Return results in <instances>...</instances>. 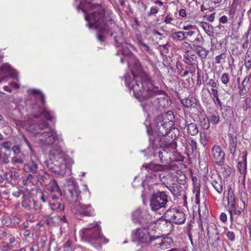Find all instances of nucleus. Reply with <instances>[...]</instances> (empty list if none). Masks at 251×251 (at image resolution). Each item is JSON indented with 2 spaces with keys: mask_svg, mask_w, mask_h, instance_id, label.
Returning <instances> with one entry per match:
<instances>
[{
  "mask_svg": "<svg viewBox=\"0 0 251 251\" xmlns=\"http://www.w3.org/2000/svg\"><path fill=\"white\" fill-rule=\"evenodd\" d=\"M125 82L130 90H133L135 98L141 102L152 99L162 93L154 85L151 77L143 71L138 59L134 61L131 76H126Z\"/></svg>",
  "mask_w": 251,
  "mask_h": 251,
  "instance_id": "1",
  "label": "nucleus"
},
{
  "mask_svg": "<svg viewBox=\"0 0 251 251\" xmlns=\"http://www.w3.org/2000/svg\"><path fill=\"white\" fill-rule=\"evenodd\" d=\"M96 7L98 8V10L85 16V18L88 22L89 27L99 28L102 32L109 34L111 36H113L116 46H121L124 40L121 33L120 32V35L119 36L114 35L115 32L117 31H119L117 25L110 17L105 15L104 10L100 5L97 4L91 5L92 9Z\"/></svg>",
  "mask_w": 251,
  "mask_h": 251,
  "instance_id": "2",
  "label": "nucleus"
},
{
  "mask_svg": "<svg viewBox=\"0 0 251 251\" xmlns=\"http://www.w3.org/2000/svg\"><path fill=\"white\" fill-rule=\"evenodd\" d=\"M135 235L139 241L142 243L148 244L154 242L153 248L157 251L166 250L173 244L171 238L150 235L149 229L146 228H137Z\"/></svg>",
  "mask_w": 251,
  "mask_h": 251,
  "instance_id": "3",
  "label": "nucleus"
},
{
  "mask_svg": "<svg viewBox=\"0 0 251 251\" xmlns=\"http://www.w3.org/2000/svg\"><path fill=\"white\" fill-rule=\"evenodd\" d=\"M33 125L30 126L27 130L30 131L32 135L36 138L38 142L43 145H52L55 142L58 143L62 142L63 140L61 136L56 133L53 129H50L49 131H38L35 129Z\"/></svg>",
  "mask_w": 251,
  "mask_h": 251,
  "instance_id": "4",
  "label": "nucleus"
},
{
  "mask_svg": "<svg viewBox=\"0 0 251 251\" xmlns=\"http://www.w3.org/2000/svg\"><path fill=\"white\" fill-rule=\"evenodd\" d=\"M31 94L32 97L35 100V103L33 105V117L35 118H43L48 121H52V115L43 107L45 100L42 92L34 89L32 90Z\"/></svg>",
  "mask_w": 251,
  "mask_h": 251,
  "instance_id": "5",
  "label": "nucleus"
},
{
  "mask_svg": "<svg viewBox=\"0 0 251 251\" xmlns=\"http://www.w3.org/2000/svg\"><path fill=\"white\" fill-rule=\"evenodd\" d=\"M173 118V116L168 113L161 114L154 121L153 130L159 135H166L174 125Z\"/></svg>",
  "mask_w": 251,
  "mask_h": 251,
  "instance_id": "6",
  "label": "nucleus"
},
{
  "mask_svg": "<svg viewBox=\"0 0 251 251\" xmlns=\"http://www.w3.org/2000/svg\"><path fill=\"white\" fill-rule=\"evenodd\" d=\"M63 193L65 199L70 202H76L81 199L78 185L73 181H68L65 186Z\"/></svg>",
  "mask_w": 251,
  "mask_h": 251,
  "instance_id": "7",
  "label": "nucleus"
},
{
  "mask_svg": "<svg viewBox=\"0 0 251 251\" xmlns=\"http://www.w3.org/2000/svg\"><path fill=\"white\" fill-rule=\"evenodd\" d=\"M167 202V195L164 192H158L152 195L150 206L152 210L156 211L161 208L166 207Z\"/></svg>",
  "mask_w": 251,
  "mask_h": 251,
  "instance_id": "8",
  "label": "nucleus"
},
{
  "mask_svg": "<svg viewBox=\"0 0 251 251\" xmlns=\"http://www.w3.org/2000/svg\"><path fill=\"white\" fill-rule=\"evenodd\" d=\"M84 235L89 237L91 240H100L102 241L103 240H106L105 243L108 240L100 233V229L96 223H93L89 225L88 227L83 229Z\"/></svg>",
  "mask_w": 251,
  "mask_h": 251,
  "instance_id": "9",
  "label": "nucleus"
},
{
  "mask_svg": "<svg viewBox=\"0 0 251 251\" xmlns=\"http://www.w3.org/2000/svg\"><path fill=\"white\" fill-rule=\"evenodd\" d=\"M176 146V144L173 140L170 142L164 144V145L161 146L162 151L158 152V154L161 163H163L165 161H167L168 159L173 160L172 155L175 151Z\"/></svg>",
  "mask_w": 251,
  "mask_h": 251,
  "instance_id": "10",
  "label": "nucleus"
},
{
  "mask_svg": "<svg viewBox=\"0 0 251 251\" xmlns=\"http://www.w3.org/2000/svg\"><path fill=\"white\" fill-rule=\"evenodd\" d=\"M73 211L78 219L84 216L92 217L95 215V210L90 204L79 203L75 206Z\"/></svg>",
  "mask_w": 251,
  "mask_h": 251,
  "instance_id": "11",
  "label": "nucleus"
},
{
  "mask_svg": "<svg viewBox=\"0 0 251 251\" xmlns=\"http://www.w3.org/2000/svg\"><path fill=\"white\" fill-rule=\"evenodd\" d=\"M164 217L167 219V221L179 225L183 224L186 219L185 214L182 211L175 209L167 210Z\"/></svg>",
  "mask_w": 251,
  "mask_h": 251,
  "instance_id": "12",
  "label": "nucleus"
},
{
  "mask_svg": "<svg viewBox=\"0 0 251 251\" xmlns=\"http://www.w3.org/2000/svg\"><path fill=\"white\" fill-rule=\"evenodd\" d=\"M213 161L218 165H222L225 161V153L223 149L217 145H214L211 150Z\"/></svg>",
  "mask_w": 251,
  "mask_h": 251,
  "instance_id": "13",
  "label": "nucleus"
},
{
  "mask_svg": "<svg viewBox=\"0 0 251 251\" xmlns=\"http://www.w3.org/2000/svg\"><path fill=\"white\" fill-rule=\"evenodd\" d=\"M39 159L35 153L30 154V161L24 165L23 169L27 173L36 174L38 169Z\"/></svg>",
  "mask_w": 251,
  "mask_h": 251,
  "instance_id": "14",
  "label": "nucleus"
},
{
  "mask_svg": "<svg viewBox=\"0 0 251 251\" xmlns=\"http://www.w3.org/2000/svg\"><path fill=\"white\" fill-rule=\"evenodd\" d=\"M59 169L60 171H63V174H59L60 176H64L67 174L68 175H70L71 174V166L74 163V161L70 158H61L60 160H59Z\"/></svg>",
  "mask_w": 251,
  "mask_h": 251,
  "instance_id": "15",
  "label": "nucleus"
},
{
  "mask_svg": "<svg viewBox=\"0 0 251 251\" xmlns=\"http://www.w3.org/2000/svg\"><path fill=\"white\" fill-rule=\"evenodd\" d=\"M7 74H10L13 77L17 75L16 71L12 70L8 64L5 63L0 67V76H1L0 82L6 77L5 75Z\"/></svg>",
  "mask_w": 251,
  "mask_h": 251,
  "instance_id": "16",
  "label": "nucleus"
},
{
  "mask_svg": "<svg viewBox=\"0 0 251 251\" xmlns=\"http://www.w3.org/2000/svg\"><path fill=\"white\" fill-rule=\"evenodd\" d=\"M211 184L214 188L219 194H222L223 191V183L221 178L219 176H215V178L211 176V179L210 180Z\"/></svg>",
  "mask_w": 251,
  "mask_h": 251,
  "instance_id": "17",
  "label": "nucleus"
},
{
  "mask_svg": "<svg viewBox=\"0 0 251 251\" xmlns=\"http://www.w3.org/2000/svg\"><path fill=\"white\" fill-rule=\"evenodd\" d=\"M198 122L204 129H207L210 126L209 120L203 111H199L198 113Z\"/></svg>",
  "mask_w": 251,
  "mask_h": 251,
  "instance_id": "18",
  "label": "nucleus"
},
{
  "mask_svg": "<svg viewBox=\"0 0 251 251\" xmlns=\"http://www.w3.org/2000/svg\"><path fill=\"white\" fill-rule=\"evenodd\" d=\"M228 136V148L230 153L234 155L236 151L237 140L236 136L229 133Z\"/></svg>",
  "mask_w": 251,
  "mask_h": 251,
  "instance_id": "19",
  "label": "nucleus"
},
{
  "mask_svg": "<svg viewBox=\"0 0 251 251\" xmlns=\"http://www.w3.org/2000/svg\"><path fill=\"white\" fill-rule=\"evenodd\" d=\"M142 167L144 168L149 173H150V171L154 172L161 171L165 169V166L163 165L152 163L145 164L143 165Z\"/></svg>",
  "mask_w": 251,
  "mask_h": 251,
  "instance_id": "20",
  "label": "nucleus"
},
{
  "mask_svg": "<svg viewBox=\"0 0 251 251\" xmlns=\"http://www.w3.org/2000/svg\"><path fill=\"white\" fill-rule=\"evenodd\" d=\"M63 155V152L59 149H52L49 152L50 157L56 160H60L61 158H64Z\"/></svg>",
  "mask_w": 251,
  "mask_h": 251,
  "instance_id": "21",
  "label": "nucleus"
},
{
  "mask_svg": "<svg viewBox=\"0 0 251 251\" xmlns=\"http://www.w3.org/2000/svg\"><path fill=\"white\" fill-rule=\"evenodd\" d=\"M194 48L196 53L200 57L202 58H206L209 53V50L200 45H194Z\"/></svg>",
  "mask_w": 251,
  "mask_h": 251,
  "instance_id": "22",
  "label": "nucleus"
},
{
  "mask_svg": "<svg viewBox=\"0 0 251 251\" xmlns=\"http://www.w3.org/2000/svg\"><path fill=\"white\" fill-rule=\"evenodd\" d=\"M238 168L240 173L245 176L247 170L246 157L243 155L241 160L238 163Z\"/></svg>",
  "mask_w": 251,
  "mask_h": 251,
  "instance_id": "23",
  "label": "nucleus"
},
{
  "mask_svg": "<svg viewBox=\"0 0 251 251\" xmlns=\"http://www.w3.org/2000/svg\"><path fill=\"white\" fill-rule=\"evenodd\" d=\"M197 59V56L193 54H192L189 51L186 52L183 57L184 62L189 66H193V61Z\"/></svg>",
  "mask_w": 251,
  "mask_h": 251,
  "instance_id": "24",
  "label": "nucleus"
},
{
  "mask_svg": "<svg viewBox=\"0 0 251 251\" xmlns=\"http://www.w3.org/2000/svg\"><path fill=\"white\" fill-rule=\"evenodd\" d=\"M181 104L186 108H190L196 104L197 100L194 97H188L181 100Z\"/></svg>",
  "mask_w": 251,
  "mask_h": 251,
  "instance_id": "25",
  "label": "nucleus"
},
{
  "mask_svg": "<svg viewBox=\"0 0 251 251\" xmlns=\"http://www.w3.org/2000/svg\"><path fill=\"white\" fill-rule=\"evenodd\" d=\"M59 160H56L53 161V163L48 165V168L53 173L59 175V174H63V171L62 172L59 169Z\"/></svg>",
  "mask_w": 251,
  "mask_h": 251,
  "instance_id": "26",
  "label": "nucleus"
},
{
  "mask_svg": "<svg viewBox=\"0 0 251 251\" xmlns=\"http://www.w3.org/2000/svg\"><path fill=\"white\" fill-rule=\"evenodd\" d=\"M227 201L230 207L234 208L235 206V199L233 190L230 188L227 193Z\"/></svg>",
  "mask_w": 251,
  "mask_h": 251,
  "instance_id": "27",
  "label": "nucleus"
},
{
  "mask_svg": "<svg viewBox=\"0 0 251 251\" xmlns=\"http://www.w3.org/2000/svg\"><path fill=\"white\" fill-rule=\"evenodd\" d=\"M48 189L51 193L58 192L60 195H63L62 192L59 190L58 186L54 179L50 180L48 185Z\"/></svg>",
  "mask_w": 251,
  "mask_h": 251,
  "instance_id": "28",
  "label": "nucleus"
},
{
  "mask_svg": "<svg viewBox=\"0 0 251 251\" xmlns=\"http://www.w3.org/2000/svg\"><path fill=\"white\" fill-rule=\"evenodd\" d=\"M187 130V133L192 136H196L199 132V130L196 125L193 123L188 125Z\"/></svg>",
  "mask_w": 251,
  "mask_h": 251,
  "instance_id": "29",
  "label": "nucleus"
},
{
  "mask_svg": "<svg viewBox=\"0 0 251 251\" xmlns=\"http://www.w3.org/2000/svg\"><path fill=\"white\" fill-rule=\"evenodd\" d=\"M34 201L32 198H25L22 201V205L26 208L31 209L34 206Z\"/></svg>",
  "mask_w": 251,
  "mask_h": 251,
  "instance_id": "30",
  "label": "nucleus"
},
{
  "mask_svg": "<svg viewBox=\"0 0 251 251\" xmlns=\"http://www.w3.org/2000/svg\"><path fill=\"white\" fill-rule=\"evenodd\" d=\"M171 38L175 41H181L185 39V33L183 31H177L173 33Z\"/></svg>",
  "mask_w": 251,
  "mask_h": 251,
  "instance_id": "31",
  "label": "nucleus"
},
{
  "mask_svg": "<svg viewBox=\"0 0 251 251\" xmlns=\"http://www.w3.org/2000/svg\"><path fill=\"white\" fill-rule=\"evenodd\" d=\"M186 149L189 153H192L194 151H196L197 149V142L193 139L190 140L189 144L186 147Z\"/></svg>",
  "mask_w": 251,
  "mask_h": 251,
  "instance_id": "32",
  "label": "nucleus"
},
{
  "mask_svg": "<svg viewBox=\"0 0 251 251\" xmlns=\"http://www.w3.org/2000/svg\"><path fill=\"white\" fill-rule=\"evenodd\" d=\"M248 81L247 80L246 78H244L243 80L241 85L238 86L239 89V94L241 96H244L247 92V90L246 89V86L248 84Z\"/></svg>",
  "mask_w": 251,
  "mask_h": 251,
  "instance_id": "33",
  "label": "nucleus"
},
{
  "mask_svg": "<svg viewBox=\"0 0 251 251\" xmlns=\"http://www.w3.org/2000/svg\"><path fill=\"white\" fill-rule=\"evenodd\" d=\"M222 114L224 118L226 120H228L233 114V111L230 107L226 106L223 109Z\"/></svg>",
  "mask_w": 251,
  "mask_h": 251,
  "instance_id": "34",
  "label": "nucleus"
},
{
  "mask_svg": "<svg viewBox=\"0 0 251 251\" xmlns=\"http://www.w3.org/2000/svg\"><path fill=\"white\" fill-rule=\"evenodd\" d=\"M199 25L208 34L212 33V26L209 24L205 22H201Z\"/></svg>",
  "mask_w": 251,
  "mask_h": 251,
  "instance_id": "35",
  "label": "nucleus"
},
{
  "mask_svg": "<svg viewBox=\"0 0 251 251\" xmlns=\"http://www.w3.org/2000/svg\"><path fill=\"white\" fill-rule=\"evenodd\" d=\"M210 122L213 124H218L220 122V117L217 112L213 113L210 117Z\"/></svg>",
  "mask_w": 251,
  "mask_h": 251,
  "instance_id": "36",
  "label": "nucleus"
},
{
  "mask_svg": "<svg viewBox=\"0 0 251 251\" xmlns=\"http://www.w3.org/2000/svg\"><path fill=\"white\" fill-rule=\"evenodd\" d=\"M50 208L52 210H57L61 212L64 209V205L63 203H52L50 204Z\"/></svg>",
  "mask_w": 251,
  "mask_h": 251,
  "instance_id": "37",
  "label": "nucleus"
},
{
  "mask_svg": "<svg viewBox=\"0 0 251 251\" xmlns=\"http://www.w3.org/2000/svg\"><path fill=\"white\" fill-rule=\"evenodd\" d=\"M211 93L213 96L214 98L216 99L217 104L219 106H221L222 105V102L219 98L218 90L215 89V88H212L211 90Z\"/></svg>",
  "mask_w": 251,
  "mask_h": 251,
  "instance_id": "38",
  "label": "nucleus"
},
{
  "mask_svg": "<svg viewBox=\"0 0 251 251\" xmlns=\"http://www.w3.org/2000/svg\"><path fill=\"white\" fill-rule=\"evenodd\" d=\"M11 162L14 165L23 164L24 163V159L20 155H15L12 158Z\"/></svg>",
  "mask_w": 251,
  "mask_h": 251,
  "instance_id": "39",
  "label": "nucleus"
},
{
  "mask_svg": "<svg viewBox=\"0 0 251 251\" xmlns=\"http://www.w3.org/2000/svg\"><path fill=\"white\" fill-rule=\"evenodd\" d=\"M122 53L124 56H127L130 57H134L132 52L128 49V47L123 46Z\"/></svg>",
  "mask_w": 251,
  "mask_h": 251,
  "instance_id": "40",
  "label": "nucleus"
},
{
  "mask_svg": "<svg viewBox=\"0 0 251 251\" xmlns=\"http://www.w3.org/2000/svg\"><path fill=\"white\" fill-rule=\"evenodd\" d=\"M245 65L248 71L251 68V56L246 55Z\"/></svg>",
  "mask_w": 251,
  "mask_h": 251,
  "instance_id": "41",
  "label": "nucleus"
},
{
  "mask_svg": "<svg viewBox=\"0 0 251 251\" xmlns=\"http://www.w3.org/2000/svg\"><path fill=\"white\" fill-rule=\"evenodd\" d=\"M229 78L230 77L228 74L225 73L221 76V81L223 84L226 85L229 82Z\"/></svg>",
  "mask_w": 251,
  "mask_h": 251,
  "instance_id": "42",
  "label": "nucleus"
},
{
  "mask_svg": "<svg viewBox=\"0 0 251 251\" xmlns=\"http://www.w3.org/2000/svg\"><path fill=\"white\" fill-rule=\"evenodd\" d=\"M4 176L5 179L10 182L11 180L13 179V172L11 171H7L4 174Z\"/></svg>",
  "mask_w": 251,
  "mask_h": 251,
  "instance_id": "43",
  "label": "nucleus"
},
{
  "mask_svg": "<svg viewBox=\"0 0 251 251\" xmlns=\"http://www.w3.org/2000/svg\"><path fill=\"white\" fill-rule=\"evenodd\" d=\"M200 141L203 146L206 145L207 137L204 132H200Z\"/></svg>",
  "mask_w": 251,
  "mask_h": 251,
  "instance_id": "44",
  "label": "nucleus"
},
{
  "mask_svg": "<svg viewBox=\"0 0 251 251\" xmlns=\"http://www.w3.org/2000/svg\"><path fill=\"white\" fill-rule=\"evenodd\" d=\"M23 141L24 143H25L28 147L30 150V154H32V153H35L32 149L30 143L29 141L27 140L26 137L25 136H23Z\"/></svg>",
  "mask_w": 251,
  "mask_h": 251,
  "instance_id": "45",
  "label": "nucleus"
},
{
  "mask_svg": "<svg viewBox=\"0 0 251 251\" xmlns=\"http://www.w3.org/2000/svg\"><path fill=\"white\" fill-rule=\"evenodd\" d=\"M226 235L228 239L231 242H233L235 240V235L233 232L228 231L226 233Z\"/></svg>",
  "mask_w": 251,
  "mask_h": 251,
  "instance_id": "46",
  "label": "nucleus"
},
{
  "mask_svg": "<svg viewBox=\"0 0 251 251\" xmlns=\"http://www.w3.org/2000/svg\"><path fill=\"white\" fill-rule=\"evenodd\" d=\"M179 127L181 129H185L187 127V122L185 119H182L179 120Z\"/></svg>",
  "mask_w": 251,
  "mask_h": 251,
  "instance_id": "47",
  "label": "nucleus"
},
{
  "mask_svg": "<svg viewBox=\"0 0 251 251\" xmlns=\"http://www.w3.org/2000/svg\"><path fill=\"white\" fill-rule=\"evenodd\" d=\"M1 146L4 148L6 151H10L12 144L10 142L7 141L0 144Z\"/></svg>",
  "mask_w": 251,
  "mask_h": 251,
  "instance_id": "48",
  "label": "nucleus"
},
{
  "mask_svg": "<svg viewBox=\"0 0 251 251\" xmlns=\"http://www.w3.org/2000/svg\"><path fill=\"white\" fill-rule=\"evenodd\" d=\"M158 12V9L156 6H152L148 13V16L156 14Z\"/></svg>",
  "mask_w": 251,
  "mask_h": 251,
  "instance_id": "49",
  "label": "nucleus"
},
{
  "mask_svg": "<svg viewBox=\"0 0 251 251\" xmlns=\"http://www.w3.org/2000/svg\"><path fill=\"white\" fill-rule=\"evenodd\" d=\"M49 126V124L47 123L46 122H44L42 124H39L38 126V127L40 130H43L47 128H48Z\"/></svg>",
  "mask_w": 251,
  "mask_h": 251,
  "instance_id": "50",
  "label": "nucleus"
},
{
  "mask_svg": "<svg viewBox=\"0 0 251 251\" xmlns=\"http://www.w3.org/2000/svg\"><path fill=\"white\" fill-rule=\"evenodd\" d=\"M58 218H59V215H56L54 217H50L51 222H52V224L53 225H55V224L59 225Z\"/></svg>",
  "mask_w": 251,
  "mask_h": 251,
  "instance_id": "51",
  "label": "nucleus"
},
{
  "mask_svg": "<svg viewBox=\"0 0 251 251\" xmlns=\"http://www.w3.org/2000/svg\"><path fill=\"white\" fill-rule=\"evenodd\" d=\"M12 149L15 155H18L21 152L20 147L19 146H14Z\"/></svg>",
  "mask_w": 251,
  "mask_h": 251,
  "instance_id": "52",
  "label": "nucleus"
},
{
  "mask_svg": "<svg viewBox=\"0 0 251 251\" xmlns=\"http://www.w3.org/2000/svg\"><path fill=\"white\" fill-rule=\"evenodd\" d=\"M42 205L37 201H34V206L32 209H35L36 211L40 210L42 209Z\"/></svg>",
  "mask_w": 251,
  "mask_h": 251,
  "instance_id": "53",
  "label": "nucleus"
},
{
  "mask_svg": "<svg viewBox=\"0 0 251 251\" xmlns=\"http://www.w3.org/2000/svg\"><path fill=\"white\" fill-rule=\"evenodd\" d=\"M158 101V105L159 107H164L165 106V102L167 101L165 98H157Z\"/></svg>",
  "mask_w": 251,
  "mask_h": 251,
  "instance_id": "54",
  "label": "nucleus"
},
{
  "mask_svg": "<svg viewBox=\"0 0 251 251\" xmlns=\"http://www.w3.org/2000/svg\"><path fill=\"white\" fill-rule=\"evenodd\" d=\"M207 85H210L212 88H216L217 86V83L213 79H210L207 82Z\"/></svg>",
  "mask_w": 251,
  "mask_h": 251,
  "instance_id": "55",
  "label": "nucleus"
},
{
  "mask_svg": "<svg viewBox=\"0 0 251 251\" xmlns=\"http://www.w3.org/2000/svg\"><path fill=\"white\" fill-rule=\"evenodd\" d=\"M46 194V192H43L40 194L39 199L43 202H46L47 201V197Z\"/></svg>",
  "mask_w": 251,
  "mask_h": 251,
  "instance_id": "56",
  "label": "nucleus"
},
{
  "mask_svg": "<svg viewBox=\"0 0 251 251\" xmlns=\"http://www.w3.org/2000/svg\"><path fill=\"white\" fill-rule=\"evenodd\" d=\"M213 229L214 230H215V233L216 234H218L217 233V226H216L214 224H211V225H209L207 228V233L209 234L210 231H211V229Z\"/></svg>",
  "mask_w": 251,
  "mask_h": 251,
  "instance_id": "57",
  "label": "nucleus"
},
{
  "mask_svg": "<svg viewBox=\"0 0 251 251\" xmlns=\"http://www.w3.org/2000/svg\"><path fill=\"white\" fill-rule=\"evenodd\" d=\"M141 49L144 51L149 52L150 50V48L148 45L145 43L142 44V45L140 46Z\"/></svg>",
  "mask_w": 251,
  "mask_h": 251,
  "instance_id": "58",
  "label": "nucleus"
},
{
  "mask_svg": "<svg viewBox=\"0 0 251 251\" xmlns=\"http://www.w3.org/2000/svg\"><path fill=\"white\" fill-rule=\"evenodd\" d=\"M224 55V53H223L215 57V61L216 63L220 64L221 62V60H224L225 58L223 57Z\"/></svg>",
  "mask_w": 251,
  "mask_h": 251,
  "instance_id": "59",
  "label": "nucleus"
},
{
  "mask_svg": "<svg viewBox=\"0 0 251 251\" xmlns=\"http://www.w3.org/2000/svg\"><path fill=\"white\" fill-rule=\"evenodd\" d=\"M59 225H61L62 223H67V220L65 215L63 216H59Z\"/></svg>",
  "mask_w": 251,
  "mask_h": 251,
  "instance_id": "60",
  "label": "nucleus"
},
{
  "mask_svg": "<svg viewBox=\"0 0 251 251\" xmlns=\"http://www.w3.org/2000/svg\"><path fill=\"white\" fill-rule=\"evenodd\" d=\"M227 21L228 19L226 16H223L219 19V22L222 24H226Z\"/></svg>",
  "mask_w": 251,
  "mask_h": 251,
  "instance_id": "61",
  "label": "nucleus"
},
{
  "mask_svg": "<svg viewBox=\"0 0 251 251\" xmlns=\"http://www.w3.org/2000/svg\"><path fill=\"white\" fill-rule=\"evenodd\" d=\"M220 220L223 222H225L227 220V216L225 213H222L220 216Z\"/></svg>",
  "mask_w": 251,
  "mask_h": 251,
  "instance_id": "62",
  "label": "nucleus"
},
{
  "mask_svg": "<svg viewBox=\"0 0 251 251\" xmlns=\"http://www.w3.org/2000/svg\"><path fill=\"white\" fill-rule=\"evenodd\" d=\"M230 212L231 214V218L232 217V215L233 214L238 215H239L241 214V211L240 210L236 209H234L233 210H231Z\"/></svg>",
  "mask_w": 251,
  "mask_h": 251,
  "instance_id": "63",
  "label": "nucleus"
},
{
  "mask_svg": "<svg viewBox=\"0 0 251 251\" xmlns=\"http://www.w3.org/2000/svg\"><path fill=\"white\" fill-rule=\"evenodd\" d=\"M194 28H195V26L192 25H184L183 27V29L185 30L193 29Z\"/></svg>",
  "mask_w": 251,
  "mask_h": 251,
  "instance_id": "64",
  "label": "nucleus"
}]
</instances>
